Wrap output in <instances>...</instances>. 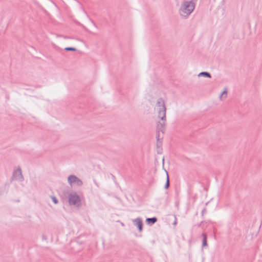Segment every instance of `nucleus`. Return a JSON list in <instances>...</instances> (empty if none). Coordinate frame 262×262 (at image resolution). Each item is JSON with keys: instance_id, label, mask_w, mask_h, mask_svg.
<instances>
[{"instance_id": "obj_8", "label": "nucleus", "mask_w": 262, "mask_h": 262, "mask_svg": "<svg viewBox=\"0 0 262 262\" xmlns=\"http://www.w3.org/2000/svg\"><path fill=\"white\" fill-rule=\"evenodd\" d=\"M158 221V219L157 217H148L146 219V223L147 225L149 226H152L154 224H155Z\"/></svg>"}, {"instance_id": "obj_17", "label": "nucleus", "mask_w": 262, "mask_h": 262, "mask_svg": "<svg viewBox=\"0 0 262 262\" xmlns=\"http://www.w3.org/2000/svg\"><path fill=\"white\" fill-rule=\"evenodd\" d=\"M41 238H42V240L46 241H47V239H48L47 236L45 234L42 235Z\"/></svg>"}, {"instance_id": "obj_11", "label": "nucleus", "mask_w": 262, "mask_h": 262, "mask_svg": "<svg viewBox=\"0 0 262 262\" xmlns=\"http://www.w3.org/2000/svg\"><path fill=\"white\" fill-rule=\"evenodd\" d=\"M202 236L203 237L202 247H206L207 246V235L206 233H203Z\"/></svg>"}, {"instance_id": "obj_4", "label": "nucleus", "mask_w": 262, "mask_h": 262, "mask_svg": "<svg viewBox=\"0 0 262 262\" xmlns=\"http://www.w3.org/2000/svg\"><path fill=\"white\" fill-rule=\"evenodd\" d=\"M68 183L72 185L73 184L81 186L83 184L82 181L75 175H70L68 178Z\"/></svg>"}, {"instance_id": "obj_18", "label": "nucleus", "mask_w": 262, "mask_h": 262, "mask_svg": "<svg viewBox=\"0 0 262 262\" xmlns=\"http://www.w3.org/2000/svg\"><path fill=\"white\" fill-rule=\"evenodd\" d=\"M174 221L173 222L172 224H173V225L176 226L177 224V219L176 216L175 215H174Z\"/></svg>"}, {"instance_id": "obj_20", "label": "nucleus", "mask_w": 262, "mask_h": 262, "mask_svg": "<svg viewBox=\"0 0 262 262\" xmlns=\"http://www.w3.org/2000/svg\"><path fill=\"white\" fill-rule=\"evenodd\" d=\"M203 221H202V222H201V223H200V224H199L198 225V227H200V226L201 225V224L203 223Z\"/></svg>"}, {"instance_id": "obj_15", "label": "nucleus", "mask_w": 262, "mask_h": 262, "mask_svg": "<svg viewBox=\"0 0 262 262\" xmlns=\"http://www.w3.org/2000/svg\"><path fill=\"white\" fill-rule=\"evenodd\" d=\"M51 199H52V200L53 202L55 204H57L58 203V201L57 199L55 196H51Z\"/></svg>"}, {"instance_id": "obj_2", "label": "nucleus", "mask_w": 262, "mask_h": 262, "mask_svg": "<svg viewBox=\"0 0 262 262\" xmlns=\"http://www.w3.org/2000/svg\"><path fill=\"white\" fill-rule=\"evenodd\" d=\"M165 123L159 122L157 124L156 132L157 147H161L162 145V140L163 138V134L165 130Z\"/></svg>"}, {"instance_id": "obj_16", "label": "nucleus", "mask_w": 262, "mask_h": 262, "mask_svg": "<svg viewBox=\"0 0 262 262\" xmlns=\"http://www.w3.org/2000/svg\"><path fill=\"white\" fill-rule=\"evenodd\" d=\"M206 212V208H204L202 210L201 212V215L202 216H204V214Z\"/></svg>"}, {"instance_id": "obj_14", "label": "nucleus", "mask_w": 262, "mask_h": 262, "mask_svg": "<svg viewBox=\"0 0 262 262\" xmlns=\"http://www.w3.org/2000/svg\"><path fill=\"white\" fill-rule=\"evenodd\" d=\"M66 51H77L76 48L74 47H66L64 49Z\"/></svg>"}, {"instance_id": "obj_21", "label": "nucleus", "mask_w": 262, "mask_h": 262, "mask_svg": "<svg viewBox=\"0 0 262 262\" xmlns=\"http://www.w3.org/2000/svg\"><path fill=\"white\" fill-rule=\"evenodd\" d=\"M64 38H70V37H67V36H64Z\"/></svg>"}, {"instance_id": "obj_19", "label": "nucleus", "mask_w": 262, "mask_h": 262, "mask_svg": "<svg viewBox=\"0 0 262 262\" xmlns=\"http://www.w3.org/2000/svg\"><path fill=\"white\" fill-rule=\"evenodd\" d=\"M82 27L84 29V30L88 32H91L86 28H85L84 26H82Z\"/></svg>"}, {"instance_id": "obj_13", "label": "nucleus", "mask_w": 262, "mask_h": 262, "mask_svg": "<svg viewBox=\"0 0 262 262\" xmlns=\"http://www.w3.org/2000/svg\"><path fill=\"white\" fill-rule=\"evenodd\" d=\"M227 96V89L225 88L224 90L221 93L220 98L221 100L222 99V97L226 98Z\"/></svg>"}, {"instance_id": "obj_1", "label": "nucleus", "mask_w": 262, "mask_h": 262, "mask_svg": "<svg viewBox=\"0 0 262 262\" xmlns=\"http://www.w3.org/2000/svg\"><path fill=\"white\" fill-rule=\"evenodd\" d=\"M195 6V4L192 1L184 2L179 10L180 15L184 18H187L193 12Z\"/></svg>"}, {"instance_id": "obj_10", "label": "nucleus", "mask_w": 262, "mask_h": 262, "mask_svg": "<svg viewBox=\"0 0 262 262\" xmlns=\"http://www.w3.org/2000/svg\"><path fill=\"white\" fill-rule=\"evenodd\" d=\"M198 76H203L209 78H211V74L208 72H202L198 74Z\"/></svg>"}, {"instance_id": "obj_6", "label": "nucleus", "mask_w": 262, "mask_h": 262, "mask_svg": "<svg viewBox=\"0 0 262 262\" xmlns=\"http://www.w3.org/2000/svg\"><path fill=\"white\" fill-rule=\"evenodd\" d=\"M133 222L135 226L138 229V231L141 232L143 230V222L141 217H137L133 220Z\"/></svg>"}, {"instance_id": "obj_3", "label": "nucleus", "mask_w": 262, "mask_h": 262, "mask_svg": "<svg viewBox=\"0 0 262 262\" xmlns=\"http://www.w3.org/2000/svg\"><path fill=\"white\" fill-rule=\"evenodd\" d=\"M80 202L79 196L76 193H71L69 195V203L70 205H76Z\"/></svg>"}, {"instance_id": "obj_5", "label": "nucleus", "mask_w": 262, "mask_h": 262, "mask_svg": "<svg viewBox=\"0 0 262 262\" xmlns=\"http://www.w3.org/2000/svg\"><path fill=\"white\" fill-rule=\"evenodd\" d=\"M13 178H14L16 180L20 182L24 181V178L22 174L21 168L18 167L16 170H14L13 172Z\"/></svg>"}, {"instance_id": "obj_9", "label": "nucleus", "mask_w": 262, "mask_h": 262, "mask_svg": "<svg viewBox=\"0 0 262 262\" xmlns=\"http://www.w3.org/2000/svg\"><path fill=\"white\" fill-rule=\"evenodd\" d=\"M157 105L158 106L160 107V108L166 107L164 100L162 98L158 99L157 102Z\"/></svg>"}, {"instance_id": "obj_12", "label": "nucleus", "mask_w": 262, "mask_h": 262, "mask_svg": "<svg viewBox=\"0 0 262 262\" xmlns=\"http://www.w3.org/2000/svg\"><path fill=\"white\" fill-rule=\"evenodd\" d=\"M166 174H167L166 182V183L164 186V188L166 189H167L169 187L170 183H169V176H168V172L167 171H166Z\"/></svg>"}, {"instance_id": "obj_7", "label": "nucleus", "mask_w": 262, "mask_h": 262, "mask_svg": "<svg viewBox=\"0 0 262 262\" xmlns=\"http://www.w3.org/2000/svg\"><path fill=\"white\" fill-rule=\"evenodd\" d=\"M166 107L160 108L158 111V117L161 119L162 122H160L161 123H163L166 121Z\"/></svg>"}]
</instances>
